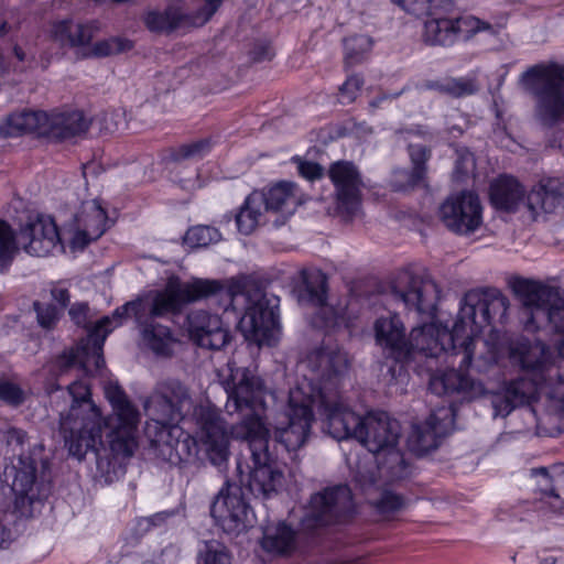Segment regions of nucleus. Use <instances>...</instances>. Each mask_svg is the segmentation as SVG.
<instances>
[{"label":"nucleus","instance_id":"1","mask_svg":"<svg viewBox=\"0 0 564 564\" xmlns=\"http://www.w3.org/2000/svg\"><path fill=\"white\" fill-rule=\"evenodd\" d=\"M67 392L72 397V404L66 413H61L59 427L73 456L82 459L89 451L97 453L102 446V429L108 430L106 441L113 455H133L138 446L135 432L140 413L118 383L105 386V397L112 408V413L107 417H102L93 402L86 381L69 382Z\"/></svg>","mask_w":564,"mask_h":564},{"label":"nucleus","instance_id":"2","mask_svg":"<svg viewBox=\"0 0 564 564\" xmlns=\"http://www.w3.org/2000/svg\"><path fill=\"white\" fill-rule=\"evenodd\" d=\"M213 296L226 297L228 305H234L239 297L245 299V314L239 326L248 340L261 346L271 345L276 339L279 315L275 308L269 305L262 289L247 278L225 281L194 278L187 282L171 278L164 291L154 296L149 316L145 315L144 318L153 319L176 313L184 304Z\"/></svg>","mask_w":564,"mask_h":564},{"label":"nucleus","instance_id":"3","mask_svg":"<svg viewBox=\"0 0 564 564\" xmlns=\"http://www.w3.org/2000/svg\"><path fill=\"white\" fill-rule=\"evenodd\" d=\"M195 436L185 434L175 425H162L152 441L156 455L171 465L204 462L224 465L229 457V433L220 411L210 403L196 405L192 413Z\"/></svg>","mask_w":564,"mask_h":564},{"label":"nucleus","instance_id":"4","mask_svg":"<svg viewBox=\"0 0 564 564\" xmlns=\"http://www.w3.org/2000/svg\"><path fill=\"white\" fill-rule=\"evenodd\" d=\"M148 310L142 301L128 302L118 307L112 316H105L99 319L89 330L87 338L82 339L76 347L63 351L55 361L57 379L65 375L76 371V377L89 375L93 370H99L104 367L102 346L107 335L111 332L109 327L115 322L113 327L121 324L123 317L134 316L138 324L142 327V337L147 345L156 354L166 355L170 351L173 341L172 333L169 327L156 324L153 319L144 318Z\"/></svg>","mask_w":564,"mask_h":564},{"label":"nucleus","instance_id":"5","mask_svg":"<svg viewBox=\"0 0 564 564\" xmlns=\"http://www.w3.org/2000/svg\"><path fill=\"white\" fill-rule=\"evenodd\" d=\"M315 387L314 405L323 410L328 433L336 440L358 438L364 417L351 411L338 393L340 377L348 370L349 360L345 351L336 346H324L307 358Z\"/></svg>","mask_w":564,"mask_h":564},{"label":"nucleus","instance_id":"6","mask_svg":"<svg viewBox=\"0 0 564 564\" xmlns=\"http://www.w3.org/2000/svg\"><path fill=\"white\" fill-rule=\"evenodd\" d=\"M223 386L227 393V413L241 417L240 422L232 425L231 434L240 440L269 434L261 416L267 394L263 380L248 368L230 367V373Z\"/></svg>","mask_w":564,"mask_h":564},{"label":"nucleus","instance_id":"7","mask_svg":"<svg viewBox=\"0 0 564 564\" xmlns=\"http://www.w3.org/2000/svg\"><path fill=\"white\" fill-rule=\"evenodd\" d=\"M521 83L535 99L534 116L545 128L564 122V66L538 64L521 76Z\"/></svg>","mask_w":564,"mask_h":564},{"label":"nucleus","instance_id":"8","mask_svg":"<svg viewBox=\"0 0 564 564\" xmlns=\"http://www.w3.org/2000/svg\"><path fill=\"white\" fill-rule=\"evenodd\" d=\"M512 288L524 306L527 330L564 334V291L527 279H517Z\"/></svg>","mask_w":564,"mask_h":564},{"label":"nucleus","instance_id":"9","mask_svg":"<svg viewBox=\"0 0 564 564\" xmlns=\"http://www.w3.org/2000/svg\"><path fill=\"white\" fill-rule=\"evenodd\" d=\"M18 243L34 257L48 256L61 247V238L53 218L44 215L30 217L20 228L18 242L11 227L0 220V272H4L19 251Z\"/></svg>","mask_w":564,"mask_h":564},{"label":"nucleus","instance_id":"10","mask_svg":"<svg viewBox=\"0 0 564 564\" xmlns=\"http://www.w3.org/2000/svg\"><path fill=\"white\" fill-rule=\"evenodd\" d=\"M313 380L304 379L290 391L286 411L288 423L275 426L274 440L295 460L297 451L307 442L314 422L313 406L315 401Z\"/></svg>","mask_w":564,"mask_h":564},{"label":"nucleus","instance_id":"11","mask_svg":"<svg viewBox=\"0 0 564 564\" xmlns=\"http://www.w3.org/2000/svg\"><path fill=\"white\" fill-rule=\"evenodd\" d=\"M458 319L456 318L452 329L442 327L435 323L424 324L411 330L408 338L409 360L415 354L426 357H438L448 354V358L462 357L460 366L473 360V343L465 337V332H456Z\"/></svg>","mask_w":564,"mask_h":564},{"label":"nucleus","instance_id":"12","mask_svg":"<svg viewBox=\"0 0 564 564\" xmlns=\"http://www.w3.org/2000/svg\"><path fill=\"white\" fill-rule=\"evenodd\" d=\"M509 308V300L496 288L476 289L465 293L457 314L456 332H465V337L473 343L481 328L495 318L502 321Z\"/></svg>","mask_w":564,"mask_h":564},{"label":"nucleus","instance_id":"13","mask_svg":"<svg viewBox=\"0 0 564 564\" xmlns=\"http://www.w3.org/2000/svg\"><path fill=\"white\" fill-rule=\"evenodd\" d=\"M355 511L351 490L347 485H334L312 495L302 525L315 529L345 521Z\"/></svg>","mask_w":564,"mask_h":564},{"label":"nucleus","instance_id":"14","mask_svg":"<svg viewBox=\"0 0 564 564\" xmlns=\"http://www.w3.org/2000/svg\"><path fill=\"white\" fill-rule=\"evenodd\" d=\"M195 408L189 389L177 379L159 383L145 405L149 415L160 425L177 423Z\"/></svg>","mask_w":564,"mask_h":564},{"label":"nucleus","instance_id":"15","mask_svg":"<svg viewBox=\"0 0 564 564\" xmlns=\"http://www.w3.org/2000/svg\"><path fill=\"white\" fill-rule=\"evenodd\" d=\"M400 424L384 412H370L364 416L357 441L370 453L384 454L391 464H402L403 456L397 448L400 437Z\"/></svg>","mask_w":564,"mask_h":564},{"label":"nucleus","instance_id":"16","mask_svg":"<svg viewBox=\"0 0 564 564\" xmlns=\"http://www.w3.org/2000/svg\"><path fill=\"white\" fill-rule=\"evenodd\" d=\"M210 516L228 534L238 535L252 527L253 513L242 497L241 488L228 480L214 498Z\"/></svg>","mask_w":564,"mask_h":564},{"label":"nucleus","instance_id":"17","mask_svg":"<svg viewBox=\"0 0 564 564\" xmlns=\"http://www.w3.org/2000/svg\"><path fill=\"white\" fill-rule=\"evenodd\" d=\"M327 175L334 186L336 213L347 219L358 216L364 189L358 167L350 161H336L329 165Z\"/></svg>","mask_w":564,"mask_h":564},{"label":"nucleus","instance_id":"18","mask_svg":"<svg viewBox=\"0 0 564 564\" xmlns=\"http://www.w3.org/2000/svg\"><path fill=\"white\" fill-rule=\"evenodd\" d=\"M391 294L408 310L432 317L440 299L437 284L427 275L400 272L391 285Z\"/></svg>","mask_w":564,"mask_h":564},{"label":"nucleus","instance_id":"19","mask_svg":"<svg viewBox=\"0 0 564 564\" xmlns=\"http://www.w3.org/2000/svg\"><path fill=\"white\" fill-rule=\"evenodd\" d=\"M269 437L270 433L243 438L249 444L253 462V468L249 474L248 488L256 498L262 499L275 495L283 480V473L272 465L273 457L269 452Z\"/></svg>","mask_w":564,"mask_h":564},{"label":"nucleus","instance_id":"20","mask_svg":"<svg viewBox=\"0 0 564 564\" xmlns=\"http://www.w3.org/2000/svg\"><path fill=\"white\" fill-rule=\"evenodd\" d=\"M438 215L448 230L458 235H468L480 227L482 207L477 194L463 191L448 196L441 204Z\"/></svg>","mask_w":564,"mask_h":564},{"label":"nucleus","instance_id":"21","mask_svg":"<svg viewBox=\"0 0 564 564\" xmlns=\"http://www.w3.org/2000/svg\"><path fill=\"white\" fill-rule=\"evenodd\" d=\"M6 475L12 478V482L10 486L0 485V508L9 507L8 494H10L14 495L15 509L21 514H26L28 507L40 498L35 462L20 454L18 463L7 469Z\"/></svg>","mask_w":564,"mask_h":564},{"label":"nucleus","instance_id":"22","mask_svg":"<svg viewBox=\"0 0 564 564\" xmlns=\"http://www.w3.org/2000/svg\"><path fill=\"white\" fill-rule=\"evenodd\" d=\"M223 0H206L205 6L195 14L185 11L182 4L173 3L164 11H150L144 18L145 26L155 33L170 34L180 30L204 25L220 7Z\"/></svg>","mask_w":564,"mask_h":564},{"label":"nucleus","instance_id":"23","mask_svg":"<svg viewBox=\"0 0 564 564\" xmlns=\"http://www.w3.org/2000/svg\"><path fill=\"white\" fill-rule=\"evenodd\" d=\"M509 358L512 364L542 381L552 382L561 376L553 366L551 349L541 340L520 337L510 341Z\"/></svg>","mask_w":564,"mask_h":564},{"label":"nucleus","instance_id":"24","mask_svg":"<svg viewBox=\"0 0 564 564\" xmlns=\"http://www.w3.org/2000/svg\"><path fill=\"white\" fill-rule=\"evenodd\" d=\"M191 339L199 347L219 350L230 341L229 330L221 318L206 311H193L187 316Z\"/></svg>","mask_w":564,"mask_h":564},{"label":"nucleus","instance_id":"25","mask_svg":"<svg viewBox=\"0 0 564 564\" xmlns=\"http://www.w3.org/2000/svg\"><path fill=\"white\" fill-rule=\"evenodd\" d=\"M456 358H452L451 362L453 365L456 364ZM458 358V369H448L431 377V391L435 394L458 393L467 399L481 397L485 393L484 384L465 373V370L471 365V360L467 365L460 366L462 357Z\"/></svg>","mask_w":564,"mask_h":564},{"label":"nucleus","instance_id":"26","mask_svg":"<svg viewBox=\"0 0 564 564\" xmlns=\"http://www.w3.org/2000/svg\"><path fill=\"white\" fill-rule=\"evenodd\" d=\"M375 338L378 346L398 362L409 361V345L405 326L399 315L379 317L373 325Z\"/></svg>","mask_w":564,"mask_h":564},{"label":"nucleus","instance_id":"27","mask_svg":"<svg viewBox=\"0 0 564 564\" xmlns=\"http://www.w3.org/2000/svg\"><path fill=\"white\" fill-rule=\"evenodd\" d=\"M107 213L97 199L84 202L75 217L76 231L72 238L73 248L84 249L106 231Z\"/></svg>","mask_w":564,"mask_h":564},{"label":"nucleus","instance_id":"28","mask_svg":"<svg viewBox=\"0 0 564 564\" xmlns=\"http://www.w3.org/2000/svg\"><path fill=\"white\" fill-rule=\"evenodd\" d=\"M90 124L91 119L82 110L53 112L47 115V127L42 131L50 139L63 141L85 134Z\"/></svg>","mask_w":564,"mask_h":564},{"label":"nucleus","instance_id":"29","mask_svg":"<svg viewBox=\"0 0 564 564\" xmlns=\"http://www.w3.org/2000/svg\"><path fill=\"white\" fill-rule=\"evenodd\" d=\"M446 430V424L436 413L430 414L425 422L413 425L408 437L409 449L417 456L436 449Z\"/></svg>","mask_w":564,"mask_h":564},{"label":"nucleus","instance_id":"30","mask_svg":"<svg viewBox=\"0 0 564 564\" xmlns=\"http://www.w3.org/2000/svg\"><path fill=\"white\" fill-rule=\"evenodd\" d=\"M97 31L98 28L93 22L62 20L52 25V37L61 47L83 48L91 43Z\"/></svg>","mask_w":564,"mask_h":564},{"label":"nucleus","instance_id":"31","mask_svg":"<svg viewBox=\"0 0 564 564\" xmlns=\"http://www.w3.org/2000/svg\"><path fill=\"white\" fill-rule=\"evenodd\" d=\"M525 192L511 176H501L490 186V200L497 209L513 213L521 205L525 207Z\"/></svg>","mask_w":564,"mask_h":564},{"label":"nucleus","instance_id":"32","mask_svg":"<svg viewBox=\"0 0 564 564\" xmlns=\"http://www.w3.org/2000/svg\"><path fill=\"white\" fill-rule=\"evenodd\" d=\"M409 154L413 164L411 171L399 169L393 173L392 185L397 191H405L421 185L426 175V162L431 152L423 145H410Z\"/></svg>","mask_w":564,"mask_h":564},{"label":"nucleus","instance_id":"33","mask_svg":"<svg viewBox=\"0 0 564 564\" xmlns=\"http://www.w3.org/2000/svg\"><path fill=\"white\" fill-rule=\"evenodd\" d=\"M531 475L540 478L534 490L536 501L541 503V510L557 517L564 516V498L558 494L557 480L550 476L545 467L534 468Z\"/></svg>","mask_w":564,"mask_h":564},{"label":"nucleus","instance_id":"34","mask_svg":"<svg viewBox=\"0 0 564 564\" xmlns=\"http://www.w3.org/2000/svg\"><path fill=\"white\" fill-rule=\"evenodd\" d=\"M260 192L264 196L265 212L292 213L301 203L297 185L293 182H279L268 191Z\"/></svg>","mask_w":564,"mask_h":564},{"label":"nucleus","instance_id":"35","mask_svg":"<svg viewBox=\"0 0 564 564\" xmlns=\"http://www.w3.org/2000/svg\"><path fill=\"white\" fill-rule=\"evenodd\" d=\"M264 196L260 191H253L245 200L236 216L238 230L245 235L251 234L260 224L263 212H265Z\"/></svg>","mask_w":564,"mask_h":564},{"label":"nucleus","instance_id":"36","mask_svg":"<svg viewBox=\"0 0 564 564\" xmlns=\"http://www.w3.org/2000/svg\"><path fill=\"white\" fill-rule=\"evenodd\" d=\"M299 301L323 307L326 303V278L318 271H303L302 285L299 289Z\"/></svg>","mask_w":564,"mask_h":564},{"label":"nucleus","instance_id":"37","mask_svg":"<svg viewBox=\"0 0 564 564\" xmlns=\"http://www.w3.org/2000/svg\"><path fill=\"white\" fill-rule=\"evenodd\" d=\"M423 40L429 45H453L457 42L453 18L426 20L424 23Z\"/></svg>","mask_w":564,"mask_h":564},{"label":"nucleus","instance_id":"38","mask_svg":"<svg viewBox=\"0 0 564 564\" xmlns=\"http://www.w3.org/2000/svg\"><path fill=\"white\" fill-rule=\"evenodd\" d=\"M295 533L286 524L280 523L274 528H268L261 540L263 550L276 554H285L294 549Z\"/></svg>","mask_w":564,"mask_h":564},{"label":"nucleus","instance_id":"39","mask_svg":"<svg viewBox=\"0 0 564 564\" xmlns=\"http://www.w3.org/2000/svg\"><path fill=\"white\" fill-rule=\"evenodd\" d=\"M8 124L12 131L18 133L37 132L44 135L42 130L47 127V113L43 111L23 110L10 115Z\"/></svg>","mask_w":564,"mask_h":564},{"label":"nucleus","instance_id":"40","mask_svg":"<svg viewBox=\"0 0 564 564\" xmlns=\"http://www.w3.org/2000/svg\"><path fill=\"white\" fill-rule=\"evenodd\" d=\"M539 388L545 389L547 392L550 388V381H542L539 378H519L511 381L505 391L509 394V398H511L513 402L520 406L529 403L532 399H534Z\"/></svg>","mask_w":564,"mask_h":564},{"label":"nucleus","instance_id":"41","mask_svg":"<svg viewBox=\"0 0 564 564\" xmlns=\"http://www.w3.org/2000/svg\"><path fill=\"white\" fill-rule=\"evenodd\" d=\"M562 205H564V195L547 194L543 191H531L525 199V208L533 219L540 212L550 214Z\"/></svg>","mask_w":564,"mask_h":564},{"label":"nucleus","instance_id":"42","mask_svg":"<svg viewBox=\"0 0 564 564\" xmlns=\"http://www.w3.org/2000/svg\"><path fill=\"white\" fill-rule=\"evenodd\" d=\"M424 89L435 90L453 97H463L476 91L471 80L447 78L443 80H427L423 84Z\"/></svg>","mask_w":564,"mask_h":564},{"label":"nucleus","instance_id":"43","mask_svg":"<svg viewBox=\"0 0 564 564\" xmlns=\"http://www.w3.org/2000/svg\"><path fill=\"white\" fill-rule=\"evenodd\" d=\"M345 63L348 66L360 63L372 46L371 37L367 35H352L344 41Z\"/></svg>","mask_w":564,"mask_h":564},{"label":"nucleus","instance_id":"44","mask_svg":"<svg viewBox=\"0 0 564 564\" xmlns=\"http://www.w3.org/2000/svg\"><path fill=\"white\" fill-rule=\"evenodd\" d=\"M369 502L386 518L392 517L405 507L404 498L391 490L380 491L378 497L369 498Z\"/></svg>","mask_w":564,"mask_h":564},{"label":"nucleus","instance_id":"45","mask_svg":"<svg viewBox=\"0 0 564 564\" xmlns=\"http://www.w3.org/2000/svg\"><path fill=\"white\" fill-rule=\"evenodd\" d=\"M133 43L123 37H110L95 43L85 57H106L130 51Z\"/></svg>","mask_w":564,"mask_h":564},{"label":"nucleus","instance_id":"46","mask_svg":"<svg viewBox=\"0 0 564 564\" xmlns=\"http://www.w3.org/2000/svg\"><path fill=\"white\" fill-rule=\"evenodd\" d=\"M197 564H231V556L227 547L216 540L204 543L199 551Z\"/></svg>","mask_w":564,"mask_h":564},{"label":"nucleus","instance_id":"47","mask_svg":"<svg viewBox=\"0 0 564 564\" xmlns=\"http://www.w3.org/2000/svg\"><path fill=\"white\" fill-rule=\"evenodd\" d=\"M456 40H469L474 34L480 31L490 30L491 25L473 15L453 18Z\"/></svg>","mask_w":564,"mask_h":564},{"label":"nucleus","instance_id":"48","mask_svg":"<svg viewBox=\"0 0 564 564\" xmlns=\"http://www.w3.org/2000/svg\"><path fill=\"white\" fill-rule=\"evenodd\" d=\"M220 239V232L209 226H196L188 229L185 234L184 241L188 246L206 247L210 243L217 242Z\"/></svg>","mask_w":564,"mask_h":564},{"label":"nucleus","instance_id":"49","mask_svg":"<svg viewBox=\"0 0 564 564\" xmlns=\"http://www.w3.org/2000/svg\"><path fill=\"white\" fill-rule=\"evenodd\" d=\"M550 406L560 419H564V377L557 378L550 382L547 391Z\"/></svg>","mask_w":564,"mask_h":564},{"label":"nucleus","instance_id":"50","mask_svg":"<svg viewBox=\"0 0 564 564\" xmlns=\"http://www.w3.org/2000/svg\"><path fill=\"white\" fill-rule=\"evenodd\" d=\"M364 79L358 75L349 76L346 82L339 87V99L341 104H351L358 96Z\"/></svg>","mask_w":564,"mask_h":564},{"label":"nucleus","instance_id":"51","mask_svg":"<svg viewBox=\"0 0 564 564\" xmlns=\"http://www.w3.org/2000/svg\"><path fill=\"white\" fill-rule=\"evenodd\" d=\"M34 310L36 312L37 322L43 328L50 329L56 324L59 312L54 305H42L39 302H34Z\"/></svg>","mask_w":564,"mask_h":564},{"label":"nucleus","instance_id":"52","mask_svg":"<svg viewBox=\"0 0 564 564\" xmlns=\"http://www.w3.org/2000/svg\"><path fill=\"white\" fill-rule=\"evenodd\" d=\"M0 400L17 406L23 403L24 393L18 384L2 380L0 381Z\"/></svg>","mask_w":564,"mask_h":564},{"label":"nucleus","instance_id":"53","mask_svg":"<svg viewBox=\"0 0 564 564\" xmlns=\"http://www.w3.org/2000/svg\"><path fill=\"white\" fill-rule=\"evenodd\" d=\"M209 150L208 140H199L189 144L181 145L175 154L173 155L175 161H181L194 156H200L203 153Z\"/></svg>","mask_w":564,"mask_h":564},{"label":"nucleus","instance_id":"54","mask_svg":"<svg viewBox=\"0 0 564 564\" xmlns=\"http://www.w3.org/2000/svg\"><path fill=\"white\" fill-rule=\"evenodd\" d=\"M405 12L421 17L427 14L432 8L433 0H391Z\"/></svg>","mask_w":564,"mask_h":564},{"label":"nucleus","instance_id":"55","mask_svg":"<svg viewBox=\"0 0 564 564\" xmlns=\"http://www.w3.org/2000/svg\"><path fill=\"white\" fill-rule=\"evenodd\" d=\"M491 404L496 416H507L514 408L518 406L516 402L509 398V394L506 391L494 394L491 397Z\"/></svg>","mask_w":564,"mask_h":564},{"label":"nucleus","instance_id":"56","mask_svg":"<svg viewBox=\"0 0 564 564\" xmlns=\"http://www.w3.org/2000/svg\"><path fill=\"white\" fill-rule=\"evenodd\" d=\"M297 170L301 176L308 181H315L323 176V167L315 162L296 159Z\"/></svg>","mask_w":564,"mask_h":564},{"label":"nucleus","instance_id":"57","mask_svg":"<svg viewBox=\"0 0 564 564\" xmlns=\"http://www.w3.org/2000/svg\"><path fill=\"white\" fill-rule=\"evenodd\" d=\"M532 191H543L547 194L564 195V185L558 178L547 177L540 181Z\"/></svg>","mask_w":564,"mask_h":564},{"label":"nucleus","instance_id":"58","mask_svg":"<svg viewBox=\"0 0 564 564\" xmlns=\"http://www.w3.org/2000/svg\"><path fill=\"white\" fill-rule=\"evenodd\" d=\"M88 311L86 303H76L70 307L69 315L78 326L88 327Z\"/></svg>","mask_w":564,"mask_h":564},{"label":"nucleus","instance_id":"59","mask_svg":"<svg viewBox=\"0 0 564 564\" xmlns=\"http://www.w3.org/2000/svg\"><path fill=\"white\" fill-rule=\"evenodd\" d=\"M7 443L15 451L22 448L26 441V433L20 429H9L6 433Z\"/></svg>","mask_w":564,"mask_h":564},{"label":"nucleus","instance_id":"60","mask_svg":"<svg viewBox=\"0 0 564 564\" xmlns=\"http://www.w3.org/2000/svg\"><path fill=\"white\" fill-rule=\"evenodd\" d=\"M498 360V354L496 350L489 349L484 356H479L475 362V367L478 371H485L489 366L496 364Z\"/></svg>","mask_w":564,"mask_h":564},{"label":"nucleus","instance_id":"61","mask_svg":"<svg viewBox=\"0 0 564 564\" xmlns=\"http://www.w3.org/2000/svg\"><path fill=\"white\" fill-rule=\"evenodd\" d=\"M356 482L360 485L361 489L366 492L371 490L376 484V477L373 473L368 471H358L356 477Z\"/></svg>","mask_w":564,"mask_h":564},{"label":"nucleus","instance_id":"62","mask_svg":"<svg viewBox=\"0 0 564 564\" xmlns=\"http://www.w3.org/2000/svg\"><path fill=\"white\" fill-rule=\"evenodd\" d=\"M52 297L55 302H57L62 308L66 307L69 303V292L65 288L54 286L51 290Z\"/></svg>","mask_w":564,"mask_h":564},{"label":"nucleus","instance_id":"63","mask_svg":"<svg viewBox=\"0 0 564 564\" xmlns=\"http://www.w3.org/2000/svg\"><path fill=\"white\" fill-rule=\"evenodd\" d=\"M400 94H401V93H397V94H394V95H387V94H383V95H381V96L377 97L376 99L371 100V101H370V106H371L372 108H377V107H379V106H380V104H381L382 101L388 100V99H391V98H397V97H399V96H400Z\"/></svg>","mask_w":564,"mask_h":564},{"label":"nucleus","instance_id":"64","mask_svg":"<svg viewBox=\"0 0 564 564\" xmlns=\"http://www.w3.org/2000/svg\"><path fill=\"white\" fill-rule=\"evenodd\" d=\"M13 53H14V56L20 61V62H23L25 59V53L24 51L19 46V45H15L13 47Z\"/></svg>","mask_w":564,"mask_h":564}]
</instances>
